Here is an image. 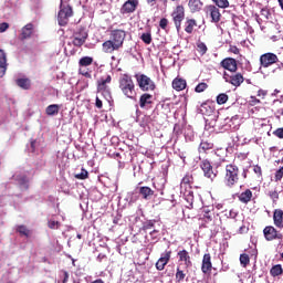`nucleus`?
Returning <instances> with one entry per match:
<instances>
[{
	"label": "nucleus",
	"instance_id": "e433bc0d",
	"mask_svg": "<svg viewBox=\"0 0 283 283\" xmlns=\"http://www.w3.org/2000/svg\"><path fill=\"white\" fill-rule=\"evenodd\" d=\"M157 222L158 221L156 219L145 221L142 227L143 231H148V229H154Z\"/></svg>",
	"mask_w": 283,
	"mask_h": 283
},
{
	"label": "nucleus",
	"instance_id": "8fccbe9b",
	"mask_svg": "<svg viewBox=\"0 0 283 283\" xmlns=\"http://www.w3.org/2000/svg\"><path fill=\"white\" fill-rule=\"evenodd\" d=\"M18 182L19 185H21V187H25V189H28V177L21 176L20 178H18Z\"/></svg>",
	"mask_w": 283,
	"mask_h": 283
},
{
	"label": "nucleus",
	"instance_id": "c03bdc74",
	"mask_svg": "<svg viewBox=\"0 0 283 283\" xmlns=\"http://www.w3.org/2000/svg\"><path fill=\"white\" fill-rule=\"evenodd\" d=\"M75 178L77 180H87V178H90V172H87L85 168H82L81 174H76Z\"/></svg>",
	"mask_w": 283,
	"mask_h": 283
},
{
	"label": "nucleus",
	"instance_id": "052dcab7",
	"mask_svg": "<svg viewBox=\"0 0 283 283\" xmlns=\"http://www.w3.org/2000/svg\"><path fill=\"white\" fill-rule=\"evenodd\" d=\"M95 107H97V109H103V101L98 97L95 99Z\"/></svg>",
	"mask_w": 283,
	"mask_h": 283
},
{
	"label": "nucleus",
	"instance_id": "09e8293b",
	"mask_svg": "<svg viewBox=\"0 0 283 283\" xmlns=\"http://www.w3.org/2000/svg\"><path fill=\"white\" fill-rule=\"evenodd\" d=\"M282 178H283V166L276 170L274 180H275V182H280V180H282Z\"/></svg>",
	"mask_w": 283,
	"mask_h": 283
},
{
	"label": "nucleus",
	"instance_id": "dca6fc26",
	"mask_svg": "<svg viewBox=\"0 0 283 283\" xmlns=\"http://www.w3.org/2000/svg\"><path fill=\"white\" fill-rule=\"evenodd\" d=\"M70 17H72V7H69L67 9H61L57 14L59 25H67Z\"/></svg>",
	"mask_w": 283,
	"mask_h": 283
},
{
	"label": "nucleus",
	"instance_id": "9d476101",
	"mask_svg": "<svg viewBox=\"0 0 283 283\" xmlns=\"http://www.w3.org/2000/svg\"><path fill=\"white\" fill-rule=\"evenodd\" d=\"M177 258H178V262H179V266H185V269H191V266L193 265V262H191V255L189 254V251H187L186 249L180 250L177 253Z\"/></svg>",
	"mask_w": 283,
	"mask_h": 283
},
{
	"label": "nucleus",
	"instance_id": "cd10ccee",
	"mask_svg": "<svg viewBox=\"0 0 283 283\" xmlns=\"http://www.w3.org/2000/svg\"><path fill=\"white\" fill-rule=\"evenodd\" d=\"M198 27V21L193 18H187L185 22V32L187 34H193V28Z\"/></svg>",
	"mask_w": 283,
	"mask_h": 283
},
{
	"label": "nucleus",
	"instance_id": "f704fd0d",
	"mask_svg": "<svg viewBox=\"0 0 283 283\" xmlns=\"http://www.w3.org/2000/svg\"><path fill=\"white\" fill-rule=\"evenodd\" d=\"M59 105L57 104H51L46 107L45 113L48 116H56L59 114Z\"/></svg>",
	"mask_w": 283,
	"mask_h": 283
},
{
	"label": "nucleus",
	"instance_id": "79ce46f5",
	"mask_svg": "<svg viewBox=\"0 0 283 283\" xmlns=\"http://www.w3.org/2000/svg\"><path fill=\"white\" fill-rule=\"evenodd\" d=\"M17 231H18V233H20V235H25V238H30V230L28 229V227L18 226Z\"/></svg>",
	"mask_w": 283,
	"mask_h": 283
},
{
	"label": "nucleus",
	"instance_id": "423d86ee",
	"mask_svg": "<svg viewBox=\"0 0 283 283\" xmlns=\"http://www.w3.org/2000/svg\"><path fill=\"white\" fill-rule=\"evenodd\" d=\"M223 80L226 81V83L233 85V87H240V85L244 83V75H242V73H237V72L232 74L224 72Z\"/></svg>",
	"mask_w": 283,
	"mask_h": 283
},
{
	"label": "nucleus",
	"instance_id": "4468645a",
	"mask_svg": "<svg viewBox=\"0 0 283 283\" xmlns=\"http://www.w3.org/2000/svg\"><path fill=\"white\" fill-rule=\"evenodd\" d=\"M151 105H154V95L144 93L139 97V107L142 109H150Z\"/></svg>",
	"mask_w": 283,
	"mask_h": 283
},
{
	"label": "nucleus",
	"instance_id": "5701e85b",
	"mask_svg": "<svg viewBox=\"0 0 283 283\" xmlns=\"http://www.w3.org/2000/svg\"><path fill=\"white\" fill-rule=\"evenodd\" d=\"M208 11L210 12L212 23H220V19L222 17V14L220 13V9H218V7L211 4L208 7Z\"/></svg>",
	"mask_w": 283,
	"mask_h": 283
},
{
	"label": "nucleus",
	"instance_id": "a878e982",
	"mask_svg": "<svg viewBox=\"0 0 283 283\" xmlns=\"http://www.w3.org/2000/svg\"><path fill=\"white\" fill-rule=\"evenodd\" d=\"M172 88H175L176 92H182V90L187 88V80L182 77H176L172 81Z\"/></svg>",
	"mask_w": 283,
	"mask_h": 283
},
{
	"label": "nucleus",
	"instance_id": "5fc2aeb1",
	"mask_svg": "<svg viewBox=\"0 0 283 283\" xmlns=\"http://www.w3.org/2000/svg\"><path fill=\"white\" fill-rule=\"evenodd\" d=\"M10 28V24L8 22L0 23V34H3L8 29Z\"/></svg>",
	"mask_w": 283,
	"mask_h": 283
},
{
	"label": "nucleus",
	"instance_id": "c756f323",
	"mask_svg": "<svg viewBox=\"0 0 283 283\" xmlns=\"http://www.w3.org/2000/svg\"><path fill=\"white\" fill-rule=\"evenodd\" d=\"M154 193V190L147 186L139 187V196H142L144 200H150Z\"/></svg>",
	"mask_w": 283,
	"mask_h": 283
},
{
	"label": "nucleus",
	"instance_id": "7c9ffc66",
	"mask_svg": "<svg viewBox=\"0 0 283 283\" xmlns=\"http://www.w3.org/2000/svg\"><path fill=\"white\" fill-rule=\"evenodd\" d=\"M202 6H205L200 0H189L188 8L190 12H200L202 10Z\"/></svg>",
	"mask_w": 283,
	"mask_h": 283
},
{
	"label": "nucleus",
	"instance_id": "7ed1b4c3",
	"mask_svg": "<svg viewBox=\"0 0 283 283\" xmlns=\"http://www.w3.org/2000/svg\"><path fill=\"white\" fill-rule=\"evenodd\" d=\"M119 90L126 98H130L132 101L136 98V85L128 74H124L122 78H119Z\"/></svg>",
	"mask_w": 283,
	"mask_h": 283
},
{
	"label": "nucleus",
	"instance_id": "2f4dec72",
	"mask_svg": "<svg viewBox=\"0 0 283 283\" xmlns=\"http://www.w3.org/2000/svg\"><path fill=\"white\" fill-rule=\"evenodd\" d=\"M15 85H18V87H21V90H30L32 87V81H30V78L28 77L18 78L15 81Z\"/></svg>",
	"mask_w": 283,
	"mask_h": 283
},
{
	"label": "nucleus",
	"instance_id": "6e6d98bb",
	"mask_svg": "<svg viewBox=\"0 0 283 283\" xmlns=\"http://www.w3.org/2000/svg\"><path fill=\"white\" fill-rule=\"evenodd\" d=\"M269 196L272 200H280V193H277V190H274V191H270L269 192Z\"/></svg>",
	"mask_w": 283,
	"mask_h": 283
},
{
	"label": "nucleus",
	"instance_id": "412c9836",
	"mask_svg": "<svg viewBox=\"0 0 283 283\" xmlns=\"http://www.w3.org/2000/svg\"><path fill=\"white\" fill-rule=\"evenodd\" d=\"M6 72H8V56L6 52L0 49V78L6 76Z\"/></svg>",
	"mask_w": 283,
	"mask_h": 283
},
{
	"label": "nucleus",
	"instance_id": "f8f14e48",
	"mask_svg": "<svg viewBox=\"0 0 283 283\" xmlns=\"http://www.w3.org/2000/svg\"><path fill=\"white\" fill-rule=\"evenodd\" d=\"M221 67L223 70H228V72L235 73L238 72V61L233 57H226L220 62Z\"/></svg>",
	"mask_w": 283,
	"mask_h": 283
},
{
	"label": "nucleus",
	"instance_id": "de8ad7c7",
	"mask_svg": "<svg viewBox=\"0 0 283 283\" xmlns=\"http://www.w3.org/2000/svg\"><path fill=\"white\" fill-rule=\"evenodd\" d=\"M168 25H169V20L167 18H161L159 21V28H161V30H165V32H167Z\"/></svg>",
	"mask_w": 283,
	"mask_h": 283
},
{
	"label": "nucleus",
	"instance_id": "864d4df0",
	"mask_svg": "<svg viewBox=\"0 0 283 283\" xmlns=\"http://www.w3.org/2000/svg\"><path fill=\"white\" fill-rule=\"evenodd\" d=\"M260 99L255 96H250V101H249V104L252 105V106H255V105H260Z\"/></svg>",
	"mask_w": 283,
	"mask_h": 283
},
{
	"label": "nucleus",
	"instance_id": "6ab92c4d",
	"mask_svg": "<svg viewBox=\"0 0 283 283\" xmlns=\"http://www.w3.org/2000/svg\"><path fill=\"white\" fill-rule=\"evenodd\" d=\"M120 50L112 40H106L102 44V51L104 54H114V52H118Z\"/></svg>",
	"mask_w": 283,
	"mask_h": 283
},
{
	"label": "nucleus",
	"instance_id": "aec40b11",
	"mask_svg": "<svg viewBox=\"0 0 283 283\" xmlns=\"http://www.w3.org/2000/svg\"><path fill=\"white\" fill-rule=\"evenodd\" d=\"M34 34V24L28 23L21 29L20 41H25Z\"/></svg>",
	"mask_w": 283,
	"mask_h": 283
},
{
	"label": "nucleus",
	"instance_id": "6e6552de",
	"mask_svg": "<svg viewBox=\"0 0 283 283\" xmlns=\"http://www.w3.org/2000/svg\"><path fill=\"white\" fill-rule=\"evenodd\" d=\"M138 86L143 92H154L156 90V84L151 78L145 74H142L137 77Z\"/></svg>",
	"mask_w": 283,
	"mask_h": 283
},
{
	"label": "nucleus",
	"instance_id": "f03ea898",
	"mask_svg": "<svg viewBox=\"0 0 283 283\" xmlns=\"http://www.w3.org/2000/svg\"><path fill=\"white\" fill-rule=\"evenodd\" d=\"M223 182L228 189H233V187L240 182V167H238V165H226Z\"/></svg>",
	"mask_w": 283,
	"mask_h": 283
},
{
	"label": "nucleus",
	"instance_id": "774afa93",
	"mask_svg": "<svg viewBox=\"0 0 283 283\" xmlns=\"http://www.w3.org/2000/svg\"><path fill=\"white\" fill-rule=\"evenodd\" d=\"M261 15H262V17H265V19H269V10L262 9V10H261Z\"/></svg>",
	"mask_w": 283,
	"mask_h": 283
},
{
	"label": "nucleus",
	"instance_id": "473e14b6",
	"mask_svg": "<svg viewBox=\"0 0 283 283\" xmlns=\"http://www.w3.org/2000/svg\"><path fill=\"white\" fill-rule=\"evenodd\" d=\"M202 213L205 222H213V218H216V211L213 209L203 208Z\"/></svg>",
	"mask_w": 283,
	"mask_h": 283
},
{
	"label": "nucleus",
	"instance_id": "b1692460",
	"mask_svg": "<svg viewBox=\"0 0 283 283\" xmlns=\"http://www.w3.org/2000/svg\"><path fill=\"white\" fill-rule=\"evenodd\" d=\"M213 147V143L202 139L201 143L199 144L198 151L199 154H209V151H211Z\"/></svg>",
	"mask_w": 283,
	"mask_h": 283
},
{
	"label": "nucleus",
	"instance_id": "ddd939ff",
	"mask_svg": "<svg viewBox=\"0 0 283 283\" xmlns=\"http://www.w3.org/2000/svg\"><path fill=\"white\" fill-rule=\"evenodd\" d=\"M213 269V263L211 262V254L206 253L203 254L202 262H201V272L205 275H209Z\"/></svg>",
	"mask_w": 283,
	"mask_h": 283
},
{
	"label": "nucleus",
	"instance_id": "bb28decb",
	"mask_svg": "<svg viewBox=\"0 0 283 283\" xmlns=\"http://www.w3.org/2000/svg\"><path fill=\"white\" fill-rule=\"evenodd\" d=\"M239 201L243 205H249L251 200L253 199V191L251 189H245L243 192L239 195Z\"/></svg>",
	"mask_w": 283,
	"mask_h": 283
},
{
	"label": "nucleus",
	"instance_id": "20e7f679",
	"mask_svg": "<svg viewBox=\"0 0 283 283\" xmlns=\"http://www.w3.org/2000/svg\"><path fill=\"white\" fill-rule=\"evenodd\" d=\"M171 18L177 32H180V30L182 29V21H185V6H176L171 12Z\"/></svg>",
	"mask_w": 283,
	"mask_h": 283
},
{
	"label": "nucleus",
	"instance_id": "4d7b16f0",
	"mask_svg": "<svg viewBox=\"0 0 283 283\" xmlns=\"http://www.w3.org/2000/svg\"><path fill=\"white\" fill-rule=\"evenodd\" d=\"M273 136H276V138H283V127L282 128H276L274 132H273Z\"/></svg>",
	"mask_w": 283,
	"mask_h": 283
},
{
	"label": "nucleus",
	"instance_id": "3c124183",
	"mask_svg": "<svg viewBox=\"0 0 283 283\" xmlns=\"http://www.w3.org/2000/svg\"><path fill=\"white\" fill-rule=\"evenodd\" d=\"M253 171L258 178H262V167L255 165V166H253Z\"/></svg>",
	"mask_w": 283,
	"mask_h": 283
},
{
	"label": "nucleus",
	"instance_id": "72a5a7b5",
	"mask_svg": "<svg viewBox=\"0 0 283 283\" xmlns=\"http://www.w3.org/2000/svg\"><path fill=\"white\" fill-rule=\"evenodd\" d=\"M270 275L272 277H280V275H283L282 264L273 265L270 270Z\"/></svg>",
	"mask_w": 283,
	"mask_h": 283
},
{
	"label": "nucleus",
	"instance_id": "49530a36",
	"mask_svg": "<svg viewBox=\"0 0 283 283\" xmlns=\"http://www.w3.org/2000/svg\"><path fill=\"white\" fill-rule=\"evenodd\" d=\"M151 116L149 115H145L143 118H142V122H140V127H149V125H151Z\"/></svg>",
	"mask_w": 283,
	"mask_h": 283
},
{
	"label": "nucleus",
	"instance_id": "bf43d9fd",
	"mask_svg": "<svg viewBox=\"0 0 283 283\" xmlns=\"http://www.w3.org/2000/svg\"><path fill=\"white\" fill-rule=\"evenodd\" d=\"M248 232H249V228H247V226H241L238 230V233H240L241 235Z\"/></svg>",
	"mask_w": 283,
	"mask_h": 283
},
{
	"label": "nucleus",
	"instance_id": "680f3d73",
	"mask_svg": "<svg viewBox=\"0 0 283 283\" xmlns=\"http://www.w3.org/2000/svg\"><path fill=\"white\" fill-rule=\"evenodd\" d=\"M165 3H167V0H164ZM147 6H150V8H154L158 3V0H146Z\"/></svg>",
	"mask_w": 283,
	"mask_h": 283
},
{
	"label": "nucleus",
	"instance_id": "a18cd8bd",
	"mask_svg": "<svg viewBox=\"0 0 283 283\" xmlns=\"http://www.w3.org/2000/svg\"><path fill=\"white\" fill-rule=\"evenodd\" d=\"M208 87L209 84L201 82L196 86L195 92H197V94H202V92H205Z\"/></svg>",
	"mask_w": 283,
	"mask_h": 283
},
{
	"label": "nucleus",
	"instance_id": "4be33fe9",
	"mask_svg": "<svg viewBox=\"0 0 283 283\" xmlns=\"http://www.w3.org/2000/svg\"><path fill=\"white\" fill-rule=\"evenodd\" d=\"M273 222L277 229H283V210L282 209L274 210Z\"/></svg>",
	"mask_w": 283,
	"mask_h": 283
},
{
	"label": "nucleus",
	"instance_id": "9b49d317",
	"mask_svg": "<svg viewBox=\"0 0 283 283\" xmlns=\"http://www.w3.org/2000/svg\"><path fill=\"white\" fill-rule=\"evenodd\" d=\"M279 59L275 53H265L260 56V63L262 67H271L274 63H277Z\"/></svg>",
	"mask_w": 283,
	"mask_h": 283
},
{
	"label": "nucleus",
	"instance_id": "f257e3e1",
	"mask_svg": "<svg viewBox=\"0 0 283 283\" xmlns=\"http://www.w3.org/2000/svg\"><path fill=\"white\" fill-rule=\"evenodd\" d=\"M191 185H193V175L186 174L180 182V193L185 197L187 209H193V190Z\"/></svg>",
	"mask_w": 283,
	"mask_h": 283
},
{
	"label": "nucleus",
	"instance_id": "0eeeda50",
	"mask_svg": "<svg viewBox=\"0 0 283 283\" xmlns=\"http://www.w3.org/2000/svg\"><path fill=\"white\" fill-rule=\"evenodd\" d=\"M125 39H127V32H125V30L115 29L111 31V41L116 44L119 50L123 48Z\"/></svg>",
	"mask_w": 283,
	"mask_h": 283
},
{
	"label": "nucleus",
	"instance_id": "ea45409f",
	"mask_svg": "<svg viewBox=\"0 0 283 283\" xmlns=\"http://www.w3.org/2000/svg\"><path fill=\"white\" fill-rule=\"evenodd\" d=\"M140 40L143 41V43H145L146 45H150L153 39H151V32H146L143 33L140 35Z\"/></svg>",
	"mask_w": 283,
	"mask_h": 283
},
{
	"label": "nucleus",
	"instance_id": "0e129e2a",
	"mask_svg": "<svg viewBox=\"0 0 283 283\" xmlns=\"http://www.w3.org/2000/svg\"><path fill=\"white\" fill-rule=\"evenodd\" d=\"M266 94H269L268 91H264V90H259V91H258V96H259V97H263V98H264V97L266 96Z\"/></svg>",
	"mask_w": 283,
	"mask_h": 283
},
{
	"label": "nucleus",
	"instance_id": "2eb2a0df",
	"mask_svg": "<svg viewBox=\"0 0 283 283\" xmlns=\"http://www.w3.org/2000/svg\"><path fill=\"white\" fill-rule=\"evenodd\" d=\"M138 8V0H127L120 8L122 14H132Z\"/></svg>",
	"mask_w": 283,
	"mask_h": 283
},
{
	"label": "nucleus",
	"instance_id": "58836bf2",
	"mask_svg": "<svg viewBox=\"0 0 283 283\" xmlns=\"http://www.w3.org/2000/svg\"><path fill=\"white\" fill-rule=\"evenodd\" d=\"M217 8H221L222 10L229 8V0H212Z\"/></svg>",
	"mask_w": 283,
	"mask_h": 283
},
{
	"label": "nucleus",
	"instance_id": "69168bd1",
	"mask_svg": "<svg viewBox=\"0 0 283 283\" xmlns=\"http://www.w3.org/2000/svg\"><path fill=\"white\" fill-rule=\"evenodd\" d=\"M151 240H158V230H153L150 232Z\"/></svg>",
	"mask_w": 283,
	"mask_h": 283
},
{
	"label": "nucleus",
	"instance_id": "a19ab883",
	"mask_svg": "<svg viewBox=\"0 0 283 283\" xmlns=\"http://www.w3.org/2000/svg\"><path fill=\"white\" fill-rule=\"evenodd\" d=\"M227 101H229V95H227V93H220L217 96V104L218 105H224V103H227Z\"/></svg>",
	"mask_w": 283,
	"mask_h": 283
},
{
	"label": "nucleus",
	"instance_id": "4c0bfd02",
	"mask_svg": "<svg viewBox=\"0 0 283 283\" xmlns=\"http://www.w3.org/2000/svg\"><path fill=\"white\" fill-rule=\"evenodd\" d=\"M251 262V258H249V254L243 253L240 255V264L243 266V269H247Z\"/></svg>",
	"mask_w": 283,
	"mask_h": 283
},
{
	"label": "nucleus",
	"instance_id": "e2e57ef3",
	"mask_svg": "<svg viewBox=\"0 0 283 283\" xmlns=\"http://www.w3.org/2000/svg\"><path fill=\"white\" fill-rule=\"evenodd\" d=\"M80 73L82 76H85L86 78H92V74H90V72L87 71H83L80 69Z\"/></svg>",
	"mask_w": 283,
	"mask_h": 283
},
{
	"label": "nucleus",
	"instance_id": "13d9d810",
	"mask_svg": "<svg viewBox=\"0 0 283 283\" xmlns=\"http://www.w3.org/2000/svg\"><path fill=\"white\" fill-rule=\"evenodd\" d=\"M229 52L232 54H240V49L235 45H230Z\"/></svg>",
	"mask_w": 283,
	"mask_h": 283
},
{
	"label": "nucleus",
	"instance_id": "f3484780",
	"mask_svg": "<svg viewBox=\"0 0 283 283\" xmlns=\"http://www.w3.org/2000/svg\"><path fill=\"white\" fill-rule=\"evenodd\" d=\"M169 260H171V250L166 251L165 253L161 254V256L156 263L157 271H165V266L169 264Z\"/></svg>",
	"mask_w": 283,
	"mask_h": 283
},
{
	"label": "nucleus",
	"instance_id": "a211bd4d",
	"mask_svg": "<svg viewBox=\"0 0 283 283\" xmlns=\"http://www.w3.org/2000/svg\"><path fill=\"white\" fill-rule=\"evenodd\" d=\"M87 31H85V29H80V31L75 33L73 44L81 48V45H84L85 41H87Z\"/></svg>",
	"mask_w": 283,
	"mask_h": 283
},
{
	"label": "nucleus",
	"instance_id": "c9c22d12",
	"mask_svg": "<svg viewBox=\"0 0 283 283\" xmlns=\"http://www.w3.org/2000/svg\"><path fill=\"white\" fill-rule=\"evenodd\" d=\"M92 63H94V59L90 57V56H84L78 62L80 67H87V66L92 65Z\"/></svg>",
	"mask_w": 283,
	"mask_h": 283
},
{
	"label": "nucleus",
	"instance_id": "37998d69",
	"mask_svg": "<svg viewBox=\"0 0 283 283\" xmlns=\"http://www.w3.org/2000/svg\"><path fill=\"white\" fill-rule=\"evenodd\" d=\"M207 44H205V42H199L197 44V52H199V54H201V56H205V54H207Z\"/></svg>",
	"mask_w": 283,
	"mask_h": 283
},
{
	"label": "nucleus",
	"instance_id": "c85d7f7f",
	"mask_svg": "<svg viewBox=\"0 0 283 283\" xmlns=\"http://www.w3.org/2000/svg\"><path fill=\"white\" fill-rule=\"evenodd\" d=\"M187 273H189V269H184L178 265L177 266V271H176V274H175V280L177 283H181V282H185V277H187Z\"/></svg>",
	"mask_w": 283,
	"mask_h": 283
},
{
	"label": "nucleus",
	"instance_id": "338daca9",
	"mask_svg": "<svg viewBox=\"0 0 283 283\" xmlns=\"http://www.w3.org/2000/svg\"><path fill=\"white\" fill-rule=\"evenodd\" d=\"M106 259H107V255H106V254L99 253V254L97 255V261H98V262H103V260H106Z\"/></svg>",
	"mask_w": 283,
	"mask_h": 283
},
{
	"label": "nucleus",
	"instance_id": "39448f33",
	"mask_svg": "<svg viewBox=\"0 0 283 283\" xmlns=\"http://www.w3.org/2000/svg\"><path fill=\"white\" fill-rule=\"evenodd\" d=\"M199 167L203 171L205 178H208L211 182L218 178V172L213 171V166L209 159L201 160Z\"/></svg>",
	"mask_w": 283,
	"mask_h": 283
},
{
	"label": "nucleus",
	"instance_id": "393cba45",
	"mask_svg": "<svg viewBox=\"0 0 283 283\" xmlns=\"http://www.w3.org/2000/svg\"><path fill=\"white\" fill-rule=\"evenodd\" d=\"M112 83V75H107L106 77H102L97 82V92H107V85Z\"/></svg>",
	"mask_w": 283,
	"mask_h": 283
},
{
	"label": "nucleus",
	"instance_id": "603ef678",
	"mask_svg": "<svg viewBox=\"0 0 283 283\" xmlns=\"http://www.w3.org/2000/svg\"><path fill=\"white\" fill-rule=\"evenodd\" d=\"M48 226H49V229H59L60 223L59 221L50 220Z\"/></svg>",
	"mask_w": 283,
	"mask_h": 283
},
{
	"label": "nucleus",
	"instance_id": "1a4fd4ad",
	"mask_svg": "<svg viewBox=\"0 0 283 283\" xmlns=\"http://www.w3.org/2000/svg\"><path fill=\"white\" fill-rule=\"evenodd\" d=\"M263 234L268 242H273V240H282L283 238L282 232L277 231V229H275L273 226H266L263 229Z\"/></svg>",
	"mask_w": 283,
	"mask_h": 283
}]
</instances>
